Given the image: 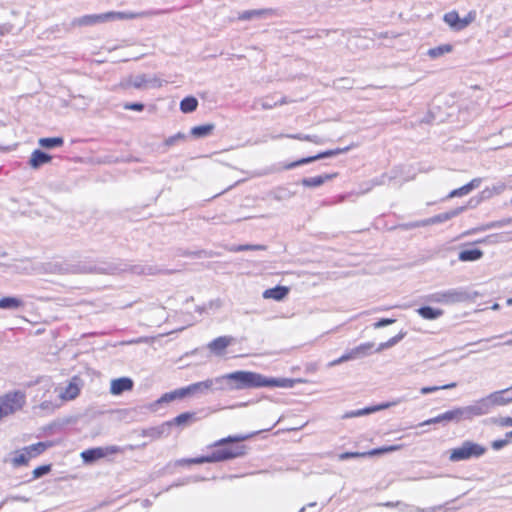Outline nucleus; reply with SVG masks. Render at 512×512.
<instances>
[{
	"label": "nucleus",
	"mask_w": 512,
	"mask_h": 512,
	"mask_svg": "<svg viewBox=\"0 0 512 512\" xmlns=\"http://www.w3.org/2000/svg\"><path fill=\"white\" fill-rule=\"evenodd\" d=\"M405 336V333H399L398 335L390 338L387 342L389 348L393 347L394 345H396L398 342H400Z\"/></svg>",
	"instance_id": "54"
},
{
	"label": "nucleus",
	"mask_w": 512,
	"mask_h": 512,
	"mask_svg": "<svg viewBox=\"0 0 512 512\" xmlns=\"http://www.w3.org/2000/svg\"><path fill=\"white\" fill-rule=\"evenodd\" d=\"M391 405H392L391 403H386V404H382V405H379V406L367 407V408H364V409H359V410L351 411V412L346 413L344 415V418H352V417L364 416V415H367V414H370V413H373V412H376V411H379V410H382V409L389 408Z\"/></svg>",
	"instance_id": "23"
},
{
	"label": "nucleus",
	"mask_w": 512,
	"mask_h": 512,
	"mask_svg": "<svg viewBox=\"0 0 512 512\" xmlns=\"http://www.w3.org/2000/svg\"><path fill=\"white\" fill-rule=\"evenodd\" d=\"M417 312H418V314L422 318L428 319V320H434V319H437V318H439L440 316L443 315V311L442 310L435 309V308H432L430 306L420 307L417 310Z\"/></svg>",
	"instance_id": "29"
},
{
	"label": "nucleus",
	"mask_w": 512,
	"mask_h": 512,
	"mask_svg": "<svg viewBox=\"0 0 512 512\" xmlns=\"http://www.w3.org/2000/svg\"><path fill=\"white\" fill-rule=\"evenodd\" d=\"M487 451L486 447L466 440L459 447L449 451V460L451 462H459L469 460L471 458H479Z\"/></svg>",
	"instance_id": "4"
},
{
	"label": "nucleus",
	"mask_w": 512,
	"mask_h": 512,
	"mask_svg": "<svg viewBox=\"0 0 512 512\" xmlns=\"http://www.w3.org/2000/svg\"><path fill=\"white\" fill-rule=\"evenodd\" d=\"M181 398H184V393H183V389L179 388V389H176V390L171 391L169 393H165L159 399V402L160 403H162V402H170V401H173L175 399H181Z\"/></svg>",
	"instance_id": "40"
},
{
	"label": "nucleus",
	"mask_w": 512,
	"mask_h": 512,
	"mask_svg": "<svg viewBox=\"0 0 512 512\" xmlns=\"http://www.w3.org/2000/svg\"><path fill=\"white\" fill-rule=\"evenodd\" d=\"M402 445H391V446H384L381 448L373 449L369 452H367L368 456H374V455H380L384 453L394 452L397 450H400Z\"/></svg>",
	"instance_id": "41"
},
{
	"label": "nucleus",
	"mask_w": 512,
	"mask_h": 512,
	"mask_svg": "<svg viewBox=\"0 0 512 512\" xmlns=\"http://www.w3.org/2000/svg\"><path fill=\"white\" fill-rule=\"evenodd\" d=\"M214 125L207 124V125H200L195 126L191 130V134L195 137H204L210 134V132L213 130Z\"/></svg>",
	"instance_id": "38"
},
{
	"label": "nucleus",
	"mask_w": 512,
	"mask_h": 512,
	"mask_svg": "<svg viewBox=\"0 0 512 512\" xmlns=\"http://www.w3.org/2000/svg\"><path fill=\"white\" fill-rule=\"evenodd\" d=\"M481 411L479 409L477 400L467 406L455 407L451 410L442 413V419H444V425L448 423H460L461 421H471L475 417H480Z\"/></svg>",
	"instance_id": "3"
},
{
	"label": "nucleus",
	"mask_w": 512,
	"mask_h": 512,
	"mask_svg": "<svg viewBox=\"0 0 512 512\" xmlns=\"http://www.w3.org/2000/svg\"><path fill=\"white\" fill-rule=\"evenodd\" d=\"M146 13H132V12H106L104 13L105 22L113 21V20H123V19H134L144 17Z\"/></svg>",
	"instance_id": "22"
},
{
	"label": "nucleus",
	"mask_w": 512,
	"mask_h": 512,
	"mask_svg": "<svg viewBox=\"0 0 512 512\" xmlns=\"http://www.w3.org/2000/svg\"><path fill=\"white\" fill-rule=\"evenodd\" d=\"M512 223V218H508V219H505V220H502V221H495V222H491V223H488L480 228H477L473 231H469L467 232L466 234H472L476 231H485V230H489V229H492V228H498V227H501V226H504V225H508V224H511Z\"/></svg>",
	"instance_id": "37"
},
{
	"label": "nucleus",
	"mask_w": 512,
	"mask_h": 512,
	"mask_svg": "<svg viewBox=\"0 0 512 512\" xmlns=\"http://www.w3.org/2000/svg\"><path fill=\"white\" fill-rule=\"evenodd\" d=\"M483 257V251L477 248L462 250L458 259L462 262L476 261Z\"/></svg>",
	"instance_id": "26"
},
{
	"label": "nucleus",
	"mask_w": 512,
	"mask_h": 512,
	"mask_svg": "<svg viewBox=\"0 0 512 512\" xmlns=\"http://www.w3.org/2000/svg\"><path fill=\"white\" fill-rule=\"evenodd\" d=\"M431 424H443L444 425V419H442V414H439L436 417L425 420L424 422L420 423L419 426H425V425H431Z\"/></svg>",
	"instance_id": "51"
},
{
	"label": "nucleus",
	"mask_w": 512,
	"mask_h": 512,
	"mask_svg": "<svg viewBox=\"0 0 512 512\" xmlns=\"http://www.w3.org/2000/svg\"><path fill=\"white\" fill-rule=\"evenodd\" d=\"M278 105H284L289 103L290 101L286 97H282L279 101H276Z\"/></svg>",
	"instance_id": "63"
},
{
	"label": "nucleus",
	"mask_w": 512,
	"mask_h": 512,
	"mask_svg": "<svg viewBox=\"0 0 512 512\" xmlns=\"http://www.w3.org/2000/svg\"><path fill=\"white\" fill-rule=\"evenodd\" d=\"M467 294L457 289L436 292L429 296L428 300L435 303L454 304L465 301Z\"/></svg>",
	"instance_id": "10"
},
{
	"label": "nucleus",
	"mask_w": 512,
	"mask_h": 512,
	"mask_svg": "<svg viewBox=\"0 0 512 512\" xmlns=\"http://www.w3.org/2000/svg\"><path fill=\"white\" fill-rule=\"evenodd\" d=\"M118 451L119 448L116 446L96 447L81 452V458L83 459L84 463L91 464L101 458L106 457L109 454L117 453Z\"/></svg>",
	"instance_id": "11"
},
{
	"label": "nucleus",
	"mask_w": 512,
	"mask_h": 512,
	"mask_svg": "<svg viewBox=\"0 0 512 512\" xmlns=\"http://www.w3.org/2000/svg\"><path fill=\"white\" fill-rule=\"evenodd\" d=\"M102 22H105L104 13L84 15L73 19L71 22V26H91Z\"/></svg>",
	"instance_id": "18"
},
{
	"label": "nucleus",
	"mask_w": 512,
	"mask_h": 512,
	"mask_svg": "<svg viewBox=\"0 0 512 512\" xmlns=\"http://www.w3.org/2000/svg\"><path fill=\"white\" fill-rule=\"evenodd\" d=\"M25 402V395L19 391L0 396V420L21 410Z\"/></svg>",
	"instance_id": "5"
},
{
	"label": "nucleus",
	"mask_w": 512,
	"mask_h": 512,
	"mask_svg": "<svg viewBox=\"0 0 512 512\" xmlns=\"http://www.w3.org/2000/svg\"><path fill=\"white\" fill-rule=\"evenodd\" d=\"M347 361H349V359H348L346 353H344L341 357H339V358L329 362L327 366L328 367H334V366L340 365V364H342L344 362H347Z\"/></svg>",
	"instance_id": "56"
},
{
	"label": "nucleus",
	"mask_w": 512,
	"mask_h": 512,
	"mask_svg": "<svg viewBox=\"0 0 512 512\" xmlns=\"http://www.w3.org/2000/svg\"><path fill=\"white\" fill-rule=\"evenodd\" d=\"M456 385L457 384L455 382H453V383L442 385V386L423 387V388H421L420 392H421V394L425 395V394H429L432 392H436L438 390L452 389V388H455Z\"/></svg>",
	"instance_id": "43"
},
{
	"label": "nucleus",
	"mask_w": 512,
	"mask_h": 512,
	"mask_svg": "<svg viewBox=\"0 0 512 512\" xmlns=\"http://www.w3.org/2000/svg\"><path fill=\"white\" fill-rule=\"evenodd\" d=\"M289 293V288L285 286H276L263 292L264 299H273L276 301L283 300Z\"/></svg>",
	"instance_id": "20"
},
{
	"label": "nucleus",
	"mask_w": 512,
	"mask_h": 512,
	"mask_svg": "<svg viewBox=\"0 0 512 512\" xmlns=\"http://www.w3.org/2000/svg\"><path fill=\"white\" fill-rule=\"evenodd\" d=\"M220 391H235L261 387L292 388L296 382L306 383L303 379L268 378L253 371L238 370L218 376Z\"/></svg>",
	"instance_id": "1"
},
{
	"label": "nucleus",
	"mask_w": 512,
	"mask_h": 512,
	"mask_svg": "<svg viewBox=\"0 0 512 512\" xmlns=\"http://www.w3.org/2000/svg\"><path fill=\"white\" fill-rule=\"evenodd\" d=\"M216 462V459H214V453L212 452L208 456H201L197 458H191V459H183L178 461L179 464H202V463H214Z\"/></svg>",
	"instance_id": "35"
},
{
	"label": "nucleus",
	"mask_w": 512,
	"mask_h": 512,
	"mask_svg": "<svg viewBox=\"0 0 512 512\" xmlns=\"http://www.w3.org/2000/svg\"><path fill=\"white\" fill-rule=\"evenodd\" d=\"M81 386H82L81 379L78 377H73L71 379V381L68 383V385L64 389L60 390V392L58 394V398L61 401H68V400L75 399L80 393Z\"/></svg>",
	"instance_id": "13"
},
{
	"label": "nucleus",
	"mask_w": 512,
	"mask_h": 512,
	"mask_svg": "<svg viewBox=\"0 0 512 512\" xmlns=\"http://www.w3.org/2000/svg\"><path fill=\"white\" fill-rule=\"evenodd\" d=\"M266 247L263 245H239L233 248V251H245V250H265Z\"/></svg>",
	"instance_id": "49"
},
{
	"label": "nucleus",
	"mask_w": 512,
	"mask_h": 512,
	"mask_svg": "<svg viewBox=\"0 0 512 512\" xmlns=\"http://www.w3.org/2000/svg\"><path fill=\"white\" fill-rule=\"evenodd\" d=\"M216 381H219L218 376L215 378H208L204 381L190 384L186 387H182L184 397L192 395H204L207 394L208 392L220 391L219 383H216Z\"/></svg>",
	"instance_id": "7"
},
{
	"label": "nucleus",
	"mask_w": 512,
	"mask_h": 512,
	"mask_svg": "<svg viewBox=\"0 0 512 512\" xmlns=\"http://www.w3.org/2000/svg\"><path fill=\"white\" fill-rule=\"evenodd\" d=\"M7 501H18V502L27 503L29 501V498H27L25 496H20V495H10V496H7L5 498V500L0 503V510L2 509V507L4 506V504Z\"/></svg>",
	"instance_id": "47"
},
{
	"label": "nucleus",
	"mask_w": 512,
	"mask_h": 512,
	"mask_svg": "<svg viewBox=\"0 0 512 512\" xmlns=\"http://www.w3.org/2000/svg\"><path fill=\"white\" fill-rule=\"evenodd\" d=\"M504 345L512 346V339L507 340Z\"/></svg>",
	"instance_id": "64"
},
{
	"label": "nucleus",
	"mask_w": 512,
	"mask_h": 512,
	"mask_svg": "<svg viewBox=\"0 0 512 512\" xmlns=\"http://www.w3.org/2000/svg\"><path fill=\"white\" fill-rule=\"evenodd\" d=\"M49 446V443L38 442L36 444L24 447L13 453V457L11 458L10 462L14 467L25 466L32 458H35L43 453Z\"/></svg>",
	"instance_id": "6"
},
{
	"label": "nucleus",
	"mask_w": 512,
	"mask_h": 512,
	"mask_svg": "<svg viewBox=\"0 0 512 512\" xmlns=\"http://www.w3.org/2000/svg\"><path fill=\"white\" fill-rule=\"evenodd\" d=\"M194 414L193 413H182L180 415H178L177 417L174 418L173 420V423L177 424V425H183L185 424L188 420H190L191 418H193Z\"/></svg>",
	"instance_id": "46"
},
{
	"label": "nucleus",
	"mask_w": 512,
	"mask_h": 512,
	"mask_svg": "<svg viewBox=\"0 0 512 512\" xmlns=\"http://www.w3.org/2000/svg\"><path fill=\"white\" fill-rule=\"evenodd\" d=\"M453 47L450 44H443L438 47H434L428 50L427 54L430 58H439L452 51Z\"/></svg>",
	"instance_id": "30"
},
{
	"label": "nucleus",
	"mask_w": 512,
	"mask_h": 512,
	"mask_svg": "<svg viewBox=\"0 0 512 512\" xmlns=\"http://www.w3.org/2000/svg\"><path fill=\"white\" fill-rule=\"evenodd\" d=\"M483 199L481 198V194L477 198H472L468 202V207L474 208L476 207Z\"/></svg>",
	"instance_id": "61"
},
{
	"label": "nucleus",
	"mask_w": 512,
	"mask_h": 512,
	"mask_svg": "<svg viewBox=\"0 0 512 512\" xmlns=\"http://www.w3.org/2000/svg\"><path fill=\"white\" fill-rule=\"evenodd\" d=\"M164 81L161 79H158L156 77L148 78V86L152 87H161L163 85Z\"/></svg>",
	"instance_id": "60"
},
{
	"label": "nucleus",
	"mask_w": 512,
	"mask_h": 512,
	"mask_svg": "<svg viewBox=\"0 0 512 512\" xmlns=\"http://www.w3.org/2000/svg\"><path fill=\"white\" fill-rule=\"evenodd\" d=\"M510 442L509 439H498V440H494L492 443H491V447L494 449V450H500L502 449L503 447H505L506 445H508Z\"/></svg>",
	"instance_id": "52"
},
{
	"label": "nucleus",
	"mask_w": 512,
	"mask_h": 512,
	"mask_svg": "<svg viewBox=\"0 0 512 512\" xmlns=\"http://www.w3.org/2000/svg\"><path fill=\"white\" fill-rule=\"evenodd\" d=\"M275 106H278V103L275 101H271L269 98H265L263 100H261V107L263 109H271Z\"/></svg>",
	"instance_id": "57"
},
{
	"label": "nucleus",
	"mask_w": 512,
	"mask_h": 512,
	"mask_svg": "<svg viewBox=\"0 0 512 512\" xmlns=\"http://www.w3.org/2000/svg\"><path fill=\"white\" fill-rule=\"evenodd\" d=\"M273 13L272 9H254L247 10L239 14V20H251L253 18H260L264 16L271 15Z\"/></svg>",
	"instance_id": "24"
},
{
	"label": "nucleus",
	"mask_w": 512,
	"mask_h": 512,
	"mask_svg": "<svg viewBox=\"0 0 512 512\" xmlns=\"http://www.w3.org/2000/svg\"><path fill=\"white\" fill-rule=\"evenodd\" d=\"M395 322L394 319H389V318H383V319H380L379 321L375 322L373 324V327L375 329H379V328H382V327H385V326H388V325H391Z\"/></svg>",
	"instance_id": "53"
},
{
	"label": "nucleus",
	"mask_w": 512,
	"mask_h": 512,
	"mask_svg": "<svg viewBox=\"0 0 512 512\" xmlns=\"http://www.w3.org/2000/svg\"><path fill=\"white\" fill-rule=\"evenodd\" d=\"M255 434H257V432H254V433H251V434H240V435H235V436H228L226 438H222V439L216 441L213 444V446L220 447V446H224V445H226L228 443L242 442V441H245V440L251 438Z\"/></svg>",
	"instance_id": "28"
},
{
	"label": "nucleus",
	"mask_w": 512,
	"mask_h": 512,
	"mask_svg": "<svg viewBox=\"0 0 512 512\" xmlns=\"http://www.w3.org/2000/svg\"><path fill=\"white\" fill-rule=\"evenodd\" d=\"M198 101L195 97H186L180 103V109L183 113H191L196 110Z\"/></svg>",
	"instance_id": "34"
},
{
	"label": "nucleus",
	"mask_w": 512,
	"mask_h": 512,
	"mask_svg": "<svg viewBox=\"0 0 512 512\" xmlns=\"http://www.w3.org/2000/svg\"><path fill=\"white\" fill-rule=\"evenodd\" d=\"M51 470V465H42L33 470V479H38L47 473H49Z\"/></svg>",
	"instance_id": "44"
},
{
	"label": "nucleus",
	"mask_w": 512,
	"mask_h": 512,
	"mask_svg": "<svg viewBox=\"0 0 512 512\" xmlns=\"http://www.w3.org/2000/svg\"><path fill=\"white\" fill-rule=\"evenodd\" d=\"M23 306V300L18 297H3L0 299V309L17 310Z\"/></svg>",
	"instance_id": "25"
},
{
	"label": "nucleus",
	"mask_w": 512,
	"mask_h": 512,
	"mask_svg": "<svg viewBox=\"0 0 512 512\" xmlns=\"http://www.w3.org/2000/svg\"><path fill=\"white\" fill-rule=\"evenodd\" d=\"M374 347V343L372 342H366L358 345L357 347H354L348 351H346V355L351 360L361 359L364 358L372 353V349Z\"/></svg>",
	"instance_id": "15"
},
{
	"label": "nucleus",
	"mask_w": 512,
	"mask_h": 512,
	"mask_svg": "<svg viewBox=\"0 0 512 512\" xmlns=\"http://www.w3.org/2000/svg\"><path fill=\"white\" fill-rule=\"evenodd\" d=\"M169 423L163 424L159 427H153L143 431L144 436L151 437L153 439L160 438L162 434L169 428Z\"/></svg>",
	"instance_id": "36"
},
{
	"label": "nucleus",
	"mask_w": 512,
	"mask_h": 512,
	"mask_svg": "<svg viewBox=\"0 0 512 512\" xmlns=\"http://www.w3.org/2000/svg\"><path fill=\"white\" fill-rule=\"evenodd\" d=\"M382 506H385V507H400L401 508V511H405V512H435L436 510L438 509H441L443 507V505H439V506H434V507H430V508H427V509H421V508H414L408 504H405V503H401V502H386V503H383L381 504Z\"/></svg>",
	"instance_id": "21"
},
{
	"label": "nucleus",
	"mask_w": 512,
	"mask_h": 512,
	"mask_svg": "<svg viewBox=\"0 0 512 512\" xmlns=\"http://www.w3.org/2000/svg\"><path fill=\"white\" fill-rule=\"evenodd\" d=\"M123 107L124 109L135 111H142L144 109V105L142 103H126Z\"/></svg>",
	"instance_id": "55"
},
{
	"label": "nucleus",
	"mask_w": 512,
	"mask_h": 512,
	"mask_svg": "<svg viewBox=\"0 0 512 512\" xmlns=\"http://www.w3.org/2000/svg\"><path fill=\"white\" fill-rule=\"evenodd\" d=\"M368 456L367 452L360 453V452H344L339 455L340 460H346L349 458H358V457H365Z\"/></svg>",
	"instance_id": "48"
},
{
	"label": "nucleus",
	"mask_w": 512,
	"mask_h": 512,
	"mask_svg": "<svg viewBox=\"0 0 512 512\" xmlns=\"http://www.w3.org/2000/svg\"><path fill=\"white\" fill-rule=\"evenodd\" d=\"M59 406L60 403L53 402L52 400H44L38 406H34L33 409L35 412L37 409H40L46 413H51Z\"/></svg>",
	"instance_id": "39"
},
{
	"label": "nucleus",
	"mask_w": 512,
	"mask_h": 512,
	"mask_svg": "<svg viewBox=\"0 0 512 512\" xmlns=\"http://www.w3.org/2000/svg\"><path fill=\"white\" fill-rule=\"evenodd\" d=\"M388 348H389V346H388L387 342H383V343H381V344L377 347V349H376L375 351H376V352H381V351H383V350H385V349H388Z\"/></svg>",
	"instance_id": "62"
},
{
	"label": "nucleus",
	"mask_w": 512,
	"mask_h": 512,
	"mask_svg": "<svg viewBox=\"0 0 512 512\" xmlns=\"http://www.w3.org/2000/svg\"><path fill=\"white\" fill-rule=\"evenodd\" d=\"M51 160L52 157L49 154L37 149L32 152L29 159V165L33 169H38L42 165L49 163Z\"/></svg>",
	"instance_id": "19"
},
{
	"label": "nucleus",
	"mask_w": 512,
	"mask_h": 512,
	"mask_svg": "<svg viewBox=\"0 0 512 512\" xmlns=\"http://www.w3.org/2000/svg\"><path fill=\"white\" fill-rule=\"evenodd\" d=\"M506 189V185L504 183H497L491 188H486L481 192L482 199H489L494 195L501 194Z\"/></svg>",
	"instance_id": "33"
},
{
	"label": "nucleus",
	"mask_w": 512,
	"mask_h": 512,
	"mask_svg": "<svg viewBox=\"0 0 512 512\" xmlns=\"http://www.w3.org/2000/svg\"><path fill=\"white\" fill-rule=\"evenodd\" d=\"M481 182H482L481 178H474L466 185H467L469 191L471 192L473 189L478 188L480 186Z\"/></svg>",
	"instance_id": "59"
},
{
	"label": "nucleus",
	"mask_w": 512,
	"mask_h": 512,
	"mask_svg": "<svg viewBox=\"0 0 512 512\" xmlns=\"http://www.w3.org/2000/svg\"><path fill=\"white\" fill-rule=\"evenodd\" d=\"M133 388V381L130 378L122 377L111 381L110 392L113 395H119L124 391H129Z\"/></svg>",
	"instance_id": "17"
},
{
	"label": "nucleus",
	"mask_w": 512,
	"mask_h": 512,
	"mask_svg": "<svg viewBox=\"0 0 512 512\" xmlns=\"http://www.w3.org/2000/svg\"><path fill=\"white\" fill-rule=\"evenodd\" d=\"M332 177H333V175L326 174V175H319V176L310 177V178H304V179H302L301 184L303 186L309 187V188L319 187V186L323 185L327 180L332 179Z\"/></svg>",
	"instance_id": "27"
},
{
	"label": "nucleus",
	"mask_w": 512,
	"mask_h": 512,
	"mask_svg": "<svg viewBox=\"0 0 512 512\" xmlns=\"http://www.w3.org/2000/svg\"><path fill=\"white\" fill-rule=\"evenodd\" d=\"M481 415H487L497 406H505L512 403V386L495 391L477 400Z\"/></svg>",
	"instance_id": "2"
},
{
	"label": "nucleus",
	"mask_w": 512,
	"mask_h": 512,
	"mask_svg": "<svg viewBox=\"0 0 512 512\" xmlns=\"http://www.w3.org/2000/svg\"><path fill=\"white\" fill-rule=\"evenodd\" d=\"M470 191L467 187V185H464L460 188H457V189H454L452 190L449 194H448V198H455V197H461V196H464V195H467L469 194Z\"/></svg>",
	"instance_id": "45"
},
{
	"label": "nucleus",
	"mask_w": 512,
	"mask_h": 512,
	"mask_svg": "<svg viewBox=\"0 0 512 512\" xmlns=\"http://www.w3.org/2000/svg\"><path fill=\"white\" fill-rule=\"evenodd\" d=\"M348 149L349 148L346 147V148H338V149H335V150H328V151L319 153V154H317L315 156H311V157H307V158H302V159H300L298 161L292 162V163L288 164L286 166V168L287 169H292L294 167H297V166H300V165H303V164H307V163H311V162L319 160V159L332 157V156L338 155L340 153H344V152L348 151Z\"/></svg>",
	"instance_id": "14"
},
{
	"label": "nucleus",
	"mask_w": 512,
	"mask_h": 512,
	"mask_svg": "<svg viewBox=\"0 0 512 512\" xmlns=\"http://www.w3.org/2000/svg\"><path fill=\"white\" fill-rule=\"evenodd\" d=\"M233 338L230 336H220L208 344V348L216 355H221L224 350L232 344Z\"/></svg>",
	"instance_id": "16"
},
{
	"label": "nucleus",
	"mask_w": 512,
	"mask_h": 512,
	"mask_svg": "<svg viewBox=\"0 0 512 512\" xmlns=\"http://www.w3.org/2000/svg\"><path fill=\"white\" fill-rule=\"evenodd\" d=\"M279 137H287V138L297 139V140H301V141H309V142H313L315 144L323 143L322 139L316 135L286 134V135L275 136L274 138H279Z\"/></svg>",
	"instance_id": "31"
},
{
	"label": "nucleus",
	"mask_w": 512,
	"mask_h": 512,
	"mask_svg": "<svg viewBox=\"0 0 512 512\" xmlns=\"http://www.w3.org/2000/svg\"><path fill=\"white\" fill-rule=\"evenodd\" d=\"M466 208H467V206L457 207V208L452 209V210H450L448 212L440 213L438 215H435L433 217H430V218H427V219H424V220H420V221H416V222H412V223L406 224L405 228H417V227H424V226H429V225L443 223V222H446V221H448V220L458 216L460 213L465 211Z\"/></svg>",
	"instance_id": "8"
},
{
	"label": "nucleus",
	"mask_w": 512,
	"mask_h": 512,
	"mask_svg": "<svg viewBox=\"0 0 512 512\" xmlns=\"http://www.w3.org/2000/svg\"><path fill=\"white\" fill-rule=\"evenodd\" d=\"M64 143L63 138L61 137H52V138H40L38 140V144L47 149H52L55 147H60Z\"/></svg>",
	"instance_id": "32"
},
{
	"label": "nucleus",
	"mask_w": 512,
	"mask_h": 512,
	"mask_svg": "<svg viewBox=\"0 0 512 512\" xmlns=\"http://www.w3.org/2000/svg\"><path fill=\"white\" fill-rule=\"evenodd\" d=\"M133 272L137 273V274H152L153 273L151 267L145 268V267H142V266H135L133 268Z\"/></svg>",
	"instance_id": "58"
},
{
	"label": "nucleus",
	"mask_w": 512,
	"mask_h": 512,
	"mask_svg": "<svg viewBox=\"0 0 512 512\" xmlns=\"http://www.w3.org/2000/svg\"><path fill=\"white\" fill-rule=\"evenodd\" d=\"M493 422L500 427H512V417H499Z\"/></svg>",
	"instance_id": "50"
},
{
	"label": "nucleus",
	"mask_w": 512,
	"mask_h": 512,
	"mask_svg": "<svg viewBox=\"0 0 512 512\" xmlns=\"http://www.w3.org/2000/svg\"><path fill=\"white\" fill-rule=\"evenodd\" d=\"M476 19V11L472 10L464 17L460 18L456 11H450L443 17L444 22L453 30L461 31L469 26Z\"/></svg>",
	"instance_id": "9"
},
{
	"label": "nucleus",
	"mask_w": 512,
	"mask_h": 512,
	"mask_svg": "<svg viewBox=\"0 0 512 512\" xmlns=\"http://www.w3.org/2000/svg\"><path fill=\"white\" fill-rule=\"evenodd\" d=\"M247 447L245 445H237L226 447L222 449H217L213 451L214 459L216 462H221L225 460H230L234 458L241 457L246 454Z\"/></svg>",
	"instance_id": "12"
},
{
	"label": "nucleus",
	"mask_w": 512,
	"mask_h": 512,
	"mask_svg": "<svg viewBox=\"0 0 512 512\" xmlns=\"http://www.w3.org/2000/svg\"><path fill=\"white\" fill-rule=\"evenodd\" d=\"M130 84L137 89L148 87V77L145 74L137 75L131 79Z\"/></svg>",
	"instance_id": "42"
}]
</instances>
